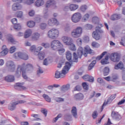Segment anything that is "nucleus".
Returning a JSON list of instances; mask_svg holds the SVG:
<instances>
[{
	"label": "nucleus",
	"instance_id": "1",
	"mask_svg": "<svg viewBox=\"0 0 125 125\" xmlns=\"http://www.w3.org/2000/svg\"><path fill=\"white\" fill-rule=\"evenodd\" d=\"M25 66V63H23L22 65H19L18 66L17 69L16 71V75L18 77H20L21 74L22 77L24 80H28V76H27L26 73H27L28 71L33 70V65L30 63H28L25 66Z\"/></svg>",
	"mask_w": 125,
	"mask_h": 125
},
{
	"label": "nucleus",
	"instance_id": "2",
	"mask_svg": "<svg viewBox=\"0 0 125 125\" xmlns=\"http://www.w3.org/2000/svg\"><path fill=\"white\" fill-rule=\"evenodd\" d=\"M85 53H83V48L79 47L78 49L77 55L76 53H73V60L72 62H78V58H82V56L84 55L85 57L87 56V54H91L93 53V50H91L89 47H84Z\"/></svg>",
	"mask_w": 125,
	"mask_h": 125
},
{
	"label": "nucleus",
	"instance_id": "3",
	"mask_svg": "<svg viewBox=\"0 0 125 125\" xmlns=\"http://www.w3.org/2000/svg\"><path fill=\"white\" fill-rule=\"evenodd\" d=\"M71 64L69 62H65V66L63 67L62 70V73L57 71L55 73V78L56 79H60V78H64L66 74L69 72V70L71 68Z\"/></svg>",
	"mask_w": 125,
	"mask_h": 125
},
{
	"label": "nucleus",
	"instance_id": "4",
	"mask_svg": "<svg viewBox=\"0 0 125 125\" xmlns=\"http://www.w3.org/2000/svg\"><path fill=\"white\" fill-rule=\"evenodd\" d=\"M103 27V25L101 23H98V26L96 27V30L93 31L92 33V37L93 39L96 40V41H99L102 38V35H103V30L101 29V28Z\"/></svg>",
	"mask_w": 125,
	"mask_h": 125
},
{
	"label": "nucleus",
	"instance_id": "5",
	"mask_svg": "<svg viewBox=\"0 0 125 125\" xmlns=\"http://www.w3.org/2000/svg\"><path fill=\"white\" fill-rule=\"evenodd\" d=\"M104 55H106L104 59H103L104 57ZM109 54H107V52L105 51L102 53V54L98 56L97 58H95L96 60L97 61H98L99 60H101V63L102 65H106L107 64H109V62L108 61L109 60ZM92 59H95L94 58H93Z\"/></svg>",
	"mask_w": 125,
	"mask_h": 125
},
{
	"label": "nucleus",
	"instance_id": "6",
	"mask_svg": "<svg viewBox=\"0 0 125 125\" xmlns=\"http://www.w3.org/2000/svg\"><path fill=\"white\" fill-rule=\"evenodd\" d=\"M48 37L52 40H55L59 37V30L53 28L49 30L47 34Z\"/></svg>",
	"mask_w": 125,
	"mask_h": 125
},
{
	"label": "nucleus",
	"instance_id": "7",
	"mask_svg": "<svg viewBox=\"0 0 125 125\" xmlns=\"http://www.w3.org/2000/svg\"><path fill=\"white\" fill-rule=\"evenodd\" d=\"M82 34H83V28L81 27H77L72 31L71 36L72 38H80Z\"/></svg>",
	"mask_w": 125,
	"mask_h": 125
},
{
	"label": "nucleus",
	"instance_id": "8",
	"mask_svg": "<svg viewBox=\"0 0 125 125\" xmlns=\"http://www.w3.org/2000/svg\"><path fill=\"white\" fill-rule=\"evenodd\" d=\"M51 47L53 50H56L58 48L63 47V44L58 40H54L51 42Z\"/></svg>",
	"mask_w": 125,
	"mask_h": 125
},
{
	"label": "nucleus",
	"instance_id": "9",
	"mask_svg": "<svg viewBox=\"0 0 125 125\" xmlns=\"http://www.w3.org/2000/svg\"><path fill=\"white\" fill-rule=\"evenodd\" d=\"M81 19H82V14L79 12L74 13L71 17V20L74 23L80 22Z\"/></svg>",
	"mask_w": 125,
	"mask_h": 125
},
{
	"label": "nucleus",
	"instance_id": "10",
	"mask_svg": "<svg viewBox=\"0 0 125 125\" xmlns=\"http://www.w3.org/2000/svg\"><path fill=\"white\" fill-rule=\"evenodd\" d=\"M62 41L66 45H71L73 44V42H74L73 39L68 36L62 37Z\"/></svg>",
	"mask_w": 125,
	"mask_h": 125
},
{
	"label": "nucleus",
	"instance_id": "11",
	"mask_svg": "<svg viewBox=\"0 0 125 125\" xmlns=\"http://www.w3.org/2000/svg\"><path fill=\"white\" fill-rule=\"evenodd\" d=\"M110 60L113 62H119L120 61V54L118 53H112L109 56Z\"/></svg>",
	"mask_w": 125,
	"mask_h": 125
},
{
	"label": "nucleus",
	"instance_id": "12",
	"mask_svg": "<svg viewBox=\"0 0 125 125\" xmlns=\"http://www.w3.org/2000/svg\"><path fill=\"white\" fill-rule=\"evenodd\" d=\"M16 57H19L21 59H23V60H28L29 59V56L25 53L18 52L15 54Z\"/></svg>",
	"mask_w": 125,
	"mask_h": 125
},
{
	"label": "nucleus",
	"instance_id": "13",
	"mask_svg": "<svg viewBox=\"0 0 125 125\" xmlns=\"http://www.w3.org/2000/svg\"><path fill=\"white\" fill-rule=\"evenodd\" d=\"M78 8H79V5L75 4H70L64 7V10L70 9V11H75V10H77Z\"/></svg>",
	"mask_w": 125,
	"mask_h": 125
},
{
	"label": "nucleus",
	"instance_id": "14",
	"mask_svg": "<svg viewBox=\"0 0 125 125\" xmlns=\"http://www.w3.org/2000/svg\"><path fill=\"white\" fill-rule=\"evenodd\" d=\"M114 69L115 70H121L123 72H125V65L122 62H120L117 64H115Z\"/></svg>",
	"mask_w": 125,
	"mask_h": 125
},
{
	"label": "nucleus",
	"instance_id": "15",
	"mask_svg": "<svg viewBox=\"0 0 125 125\" xmlns=\"http://www.w3.org/2000/svg\"><path fill=\"white\" fill-rule=\"evenodd\" d=\"M25 102H26V101L21 100L19 102L13 103L11 104V105L8 106V109L10 110V111H13V110L15 109V106H16V105H18V104H23L25 103Z\"/></svg>",
	"mask_w": 125,
	"mask_h": 125
},
{
	"label": "nucleus",
	"instance_id": "16",
	"mask_svg": "<svg viewBox=\"0 0 125 125\" xmlns=\"http://www.w3.org/2000/svg\"><path fill=\"white\" fill-rule=\"evenodd\" d=\"M6 66L11 70V72H14V71L15 70V64H14V62H13L10 61H8L6 64Z\"/></svg>",
	"mask_w": 125,
	"mask_h": 125
},
{
	"label": "nucleus",
	"instance_id": "17",
	"mask_svg": "<svg viewBox=\"0 0 125 125\" xmlns=\"http://www.w3.org/2000/svg\"><path fill=\"white\" fill-rule=\"evenodd\" d=\"M111 117L116 121H120V120L122 119V116L119 114V112H116L115 111L112 112Z\"/></svg>",
	"mask_w": 125,
	"mask_h": 125
},
{
	"label": "nucleus",
	"instance_id": "18",
	"mask_svg": "<svg viewBox=\"0 0 125 125\" xmlns=\"http://www.w3.org/2000/svg\"><path fill=\"white\" fill-rule=\"evenodd\" d=\"M48 24L49 26H53V25L58 26V25H59V21H58L56 19L52 18L48 21Z\"/></svg>",
	"mask_w": 125,
	"mask_h": 125
},
{
	"label": "nucleus",
	"instance_id": "19",
	"mask_svg": "<svg viewBox=\"0 0 125 125\" xmlns=\"http://www.w3.org/2000/svg\"><path fill=\"white\" fill-rule=\"evenodd\" d=\"M11 22L12 23V24H15L14 25V29H15V30H21V25L19 24H17V19L16 18H14L11 20Z\"/></svg>",
	"mask_w": 125,
	"mask_h": 125
},
{
	"label": "nucleus",
	"instance_id": "20",
	"mask_svg": "<svg viewBox=\"0 0 125 125\" xmlns=\"http://www.w3.org/2000/svg\"><path fill=\"white\" fill-rule=\"evenodd\" d=\"M83 79L84 80V81H86V82H90V83H93V82H94V78L88 75H84L83 77Z\"/></svg>",
	"mask_w": 125,
	"mask_h": 125
},
{
	"label": "nucleus",
	"instance_id": "21",
	"mask_svg": "<svg viewBox=\"0 0 125 125\" xmlns=\"http://www.w3.org/2000/svg\"><path fill=\"white\" fill-rule=\"evenodd\" d=\"M24 83H17L14 86V88L15 89H23V90H26L27 88L23 85Z\"/></svg>",
	"mask_w": 125,
	"mask_h": 125
},
{
	"label": "nucleus",
	"instance_id": "22",
	"mask_svg": "<svg viewBox=\"0 0 125 125\" xmlns=\"http://www.w3.org/2000/svg\"><path fill=\"white\" fill-rule=\"evenodd\" d=\"M42 50V47L39 46L37 48H36V45H34L30 47V50L32 52H40L41 50Z\"/></svg>",
	"mask_w": 125,
	"mask_h": 125
},
{
	"label": "nucleus",
	"instance_id": "23",
	"mask_svg": "<svg viewBox=\"0 0 125 125\" xmlns=\"http://www.w3.org/2000/svg\"><path fill=\"white\" fill-rule=\"evenodd\" d=\"M22 8V6L19 3H14L12 7V9L14 11H16V10H20Z\"/></svg>",
	"mask_w": 125,
	"mask_h": 125
},
{
	"label": "nucleus",
	"instance_id": "24",
	"mask_svg": "<svg viewBox=\"0 0 125 125\" xmlns=\"http://www.w3.org/2000/svg\"><path fill=\"white\" fill-rule=\"evenodd\" d=\"M4 80L8 83H12V82H14L15 78H14V76L9 75L5 77Z\"/></svg>",
	"mask_w": 125,
	"mask_h": 125
},
{
	"label": "nucleus",
	"instance_id": "25",
	"mask_svg": "<svg viewBox=\"0 0 125 125\" xmlns=\"http://www.w3.org/2000/svg\"><path fill=\"white\" fill-rule=\"evenodd\" d=\"M2 51L0 52V56H5L8 53V49L6 48V45H4L2 47Z\"/></svg>",
	"mask_w": 125,
	"mask_h": 125
},
{
	"label": "nucleus",
	"instance_id": "26",
	"mask_svg": "<svg viewBox=\"0 0 125 125\" xmlns=\"http://www.w3.org/2000/svg\"><path fill=\"white\" fill-rule=\"evenodd\" d=\"M7 39L9 42H11V43H13V44H15V43H16L15 39H14L12 35L10 34L7 35Z\"/></svg>",
	"mask_w": 125,
	"mask_h": 125
},
{
	"label": "nucleus",
	"instance_id": "27",
	"mask_svg": "<svg viewBox=\"0 0 125 125\" xmlns=\"http://www.w3.org/2000/svg\"><path fill=\"white\" fill-rule=\"evenodd\" d=\"M74 99L75 100H82L83 99V94L79 93L74 95Z\"/></svg>",
	"mask_w": 125,
	"mask_h": 125
},
{
	"label": "nucleus",
	"instance_id": "28",
	"mask_svg": "<svg viewBox=\"0 0 125 125\" xmlns=\"http://www.w3.org/2000/svg\"><path fill=\"white\" fill-rule=\"evenodd\" d=\"M112 101L113 100L109 97L108 99L107 102H104L102 106L101 112H102L104 109V106H106L107 104H111L112 103Z\"/></svg>",
	"mask_w": 125,
	"mask_h": 125
},
{
	"label": "nucleus",
	"instance_id": "29",
	"mask_svg": "<svg viewBox=\"0 0 125 125\" xmlns=\"http://www.w3.org/2000/svg\"><path fill=\"white\" fill-rule=\"evenodd\" d=\"M121 19V16L117 14H114L112 15L110 17V19L112 21H115V20H119V19Z\"/></svg>",
	"mask_w": 125,
	"mask_h": 125
},
{
	"label": "nucleus",
	"instance_id": "30",
	"mask_svg": "<svg viewBox=\"0 0 125 125\" xmlns=\"http://www.w3.org/2000/svg\"><path fill=\"white\" fill-rule=\"evenodd\" d=\"M44 3V1L43 0H37L36 1L35 3V5L37 7H40V6H42V5H43Z\"/></svg>",
	"mask_w": 125,
	"mask_h": 125
},
{
	"label": "nucleus",
	"instance_id": "31",
	"mask_svg": "<svg viewBox=\"0 0 125 125\" xmlns=\"http://www.w3.org/2000/svg\"><path fill=\"white\" fill-rule=\"evenodd\" d=\"M32 35V30L31 29H27L24 34L25 39L29 38Z\"/></svg>",
	"mask_w": 125,
	"mask_h": 125
},
{
	"label": "nucleus",
	"instance_id": "32",
	"mask_svg": "<svg viewBox=\"0 0 125 125\" xmlns=\"http://www.w3.org/2000/svg\"><path fill=\"white\" fill-rule=\"evenodd\" d=\"M55 3V1L48 0L45 4L46 8H48L51 5H53Z\"/></svg>",
	"mask_w": 125,
	"mask_h": 125
},
{
	"label": "nucleus",
	"instance_id": "33",
	"mask_svg": "<svg viewBox=\"0 0 125 125\" xmlns=\"http://www.w3.org/2000/svg\"><path fill=\"white\" fill-rule=\"evenodd\" d=\"M27 25L29 28H33L36 25V22L33 21H29L27 22Z\"/></svg>",
	"mask_w": 125,
	"mask_h": 125
},
{
	"label": "nucleus",
	"instance_id": "34",
	"mask_svg": "<svg viewBox=\"0 0 125 125\" xmlns=\"http://www.w3.org/2000/svg\"><path fill=\"white\" fill-rule=\"evenodd\" d=\"M71 113L74 118H78V114H77V108L73 106L71 110Z\"/></svg>",
	"mask_w": 125,
	"mask_h": 125
},
{
	"label": "nucleus",
	"instance_id": "35",
	"mask_svg": "<svg viewBox=\"0 0 125 125\" xmlns=\"http://www.w3.org/2000/svg\"><path fill=\"white\" fill-rule=\"evenodd\" d=\"M40 34L38 33H35L33 34L32 37V40L33 41H38V39H40Z\"/></svg>",
	"mask_w": 125,
	"mask_h": 125
},
{
	"label": "nucleus",
	"instance_id": "36",
	"mask_svg": "<svg viewBox=\"0 0 125 125\" xmlns=\"http://www.w3.org/2000/svg\"><path fill=\"white\" fill-rule=\"evenodd\" d=\"M95 64H96V61L95 60L93 61L88 66V70L89 71H90V70H91L93 68V67H94Z\"/></svg>",
	"mask_w": 125,
	"mask_h": 125
},
{
	"label": "nucleus",
	"instance_id": "37",
	"mask_svg": "<svg viewBox=\"0 0 125 125\" xmlns=\"http://www.w3.org/2000/svg\"><path fill=\"white\" fill-rule=\"evenodd\" d=\"M66 57L67 60L68 61H70V60L72 59V54L69 51H67L66 52Z\"/></svg>",
	"mask_w": 125,
	"mask_h": 125
},
{
	"label": "nucleus",
	"instance_id": "38",
	"mask_svg": "<svg viewBox=\"0 0 125 125\" xmlns=\"http://www.w3.org/2000/svg\"><path fill=\"white\" fill-rule=\"evenodd\" d=\"M45 56V54L43 52H39L38 54V57L40 60H43Z\"/></svg>",
	"mask_w": 125,
	"mask_h": 125
},
{
	"label": "nucleus",
	"instance_id": "39",
	"mask_svg": "<svg viewBox=\"0 0 125 125\" xmlns=\"http://www.w3.org/2000/svg\"><path fill=\"white\" fill-rule=\"evenodd\" d=\"M34 2H35V0H24L22 3H25V4H28V5H30V4L34 3Z\"/></svg>",
	"mask_w": 125,
	"mask_h": 125
},
{
	"label": "nucleus",
	"instance_id": "40",
	"mask_svg": "<svg viewBox=\"0 0 125 125\" xmlns=\"http://www.w3.org/2000/svg\"><path fill=\"white\" fill-rule=\"evenodd\" d=\"M42 96L45 100L47 101V102H51V99L50 98V97H49V96H48V95L44 94H43Z\"/></svg>",
	"mask_w": 125,
	"mask_h": 125
},
{
	"label": "nucleus",
	"instance_id": "41",
	"mask_svg": "<svg viewBox=\"0 0 125 125\" xmlns=\"http://www.w3.org/2000/svg\"><path fill=\"white\" fill-rule=\"evenodd\" d=\"M109 72H110V69H109V67H105L104 69V76H108V75H109Z\"/></svg>",
	"mask_w": 125,
	"mask_h": 125
},
{
	"label": "nucleus",
	"instance_id": "42",
	"mask_svg": "<svg viewBox=\"0 0 125 125\" xmlns=\"http://www.w3.org/2000/svg\"><path fill=\"white\" fill-rule=\"evenodd\" d=\"M70 47V50H72V51H76L77 50V48L76 47V45L74 44L73 42H72V44L71 45H69Z\"/></svg>",
	"mask_w": 125,
	"mask_h": 125
},
{
	"label": "nucleus",
	"instance_id": "43",
	"mask_svg": "<svg viewBox=\"0 0 125 125\" xmlns=\"http://www.w3.org/2000/svg\"><path fill=\"white\" fill-rule=\"evenodd\" d=\"M57 49L59 51V53L60 55L63 54V53H64V52H65V49H64V48H63V47L59 48Z\"/></svg>",
	"mask_w": 125,
	"mask_h": 125
},
{
	"label": "nucleus",
	"instance_id": "44",
	"mask_svg": "<svg viewBox=\"0 0 125 125\" xmlns=\"http://www.w3.org/2000/svg\"><path fill=\"white\" fill-rule=\"evenodd\" d=\"M16 15L17 17H18L19 18H22L23 17V12L22 11H19L17 12L16 14Z\"/></svg>",
	"mask_w": 125,
	"mask_h": 125
},
{
	"label": "nucleus",
	"instance_id": "45",
	"mask_svg": "<svg viewBox=\"0 0 125 125\" xmlns=\"http://www.w3.org/2000/svg\"><path fill=\"white\" fill-rule=\"evenodd\" d=\"M89 17H90L89 15L86 13L83 16V21H86V20H88Z\"/></svg>",
	"mask_w": 125,
	"mask_h": 125
},
{
	"label": "nucleus",
	"instance_id": "46",
	"mask_svg": "<svg viewBox=\"0 0 125 125\" xmlns=\"http://www.w3.org/2000/svg\"><path fill=\"white\" fill-rule=\"evenodd\" d=\"M85 28L86 30H91L93 28V26L91 24H87L85 25Z\"/></svg>",
	"mask_w": 125,
	"mask_h": 125
},
{
	"label": "nucleus",
	"instance_id": "47",
	"mask_svg": "<svg viewBox=\"0 0 125 125\" xmlns=\"http://www.w3.org/2000/svg\"><path fill=\"white\" fill-rule=\"evenodd\" d=\"M62 88L63 90H64V89L65 90H68V89L70 88V85L69 84H67L66 85H64L62 86Z\"/></svg>",
	"mask_w": 125,
	"mask_h": 125
},
{
	"label": "nucleus",
	"instance_id": "48",
	"mask_svg": "<svg viewBox=\"0 0 125 125\" xmlns=\"http://www.w3.org/2000/svg\"><path fill=\"white\" fill-rule=\"evenodd\" d=\"M82 86L84 89H85V90H87L88 89V85L85 82L82 83Z\"/></svg>",
	"mask_w": 125,
	"mask_h": 125
},
{
	"label": "nucleus",
	"instance_id": "49",
	"mask_svg": "<svg viewBox=\"0 0 125 125\" xmlns=\"http://www.w3.org/2000/svg\"><path fill=\"white\" fill-rule=\"evenodd\" d=\"M55 100L56 101V102L60 103L61 102H63L64 101V99L62 98H56Z\"/></svg>",
	"mask_w": 125,
	"mask_h": 125
},
{
	"label": "nucleus",
	"instance_id": "50",
	"mask_svg": "<svg viewBox=\"0 0 125 125\" xmlns=\"http://www.w3.org/2000/svg\"><path fill=\"white\" fill-rule=\"evenodd\" d=\"M86 9H87V6L86 5H83L81 7V10L83 11V12H84Z\"/></svg>",
	"mask_w": 125,
	"mask_h": 125
},
{
	"label": "nucleus",
	"instance_id": "51",
	"mask_svg": "<svg viewBox=\"0 0 125 125\" xmlns=\"http://www.w3.org/2000/svg\"><path fill=\"white\" fill-rule=\"evenodd\" d=\"M99 43L96 42H92V46L93 47H99Z\"/></svg>",
	"mask_w": 125,
	"mask_h": 125
},
{
	"label": "nucleus",
	"instance_id": "52",
	"mask_svg": "<svg viewBox=\"0 0 125 125\" xmlns=\"http://www.w3.org/2000/svg\"><path fill=\"white\" fill-rule=\"evenodd\" d=\"M15 50H16V47L15 46H13L11 47L10 48V53H13L15 52Z\"/></svg>",
	"mask_w": 125,
	"mask_h": 125
},
{
	"label": "nucleus",
	"instance_id": "53",
	"mask_svg": "<svg viewBox=\"0 0 125 125\" xmlns=\"http://www.w3.org/2000/svg\"><path fill=\"white\" fill-rule=\"evenodd\" d=\"M46 26H47V25L45 23H42L40 25V28L42 30H44V29H45V28H46Z\"/></svg>",
	"mask_w": 125,
	"mask_h": 125
},
{
	"label": "nucleus",
	"instance_id": "54",
	"mask_svg": "<svg viewBox=\"0 0 125 125\" xmlns=\"http://www.w3.org/2000/svg\"><path fill=\"white\" fill-rule=\"evenodd\" d=\"M98 116V113H97V111H94L92 115V117L93 119H96L97 117Z\"/></svg>",
	"mask_w": 125,
	"mask_h": 125
},
{
	"label": "nucleus",
	"instance_id": "55",
	"mask_svg": "<svg viewBox=\"0 0 125 125\" xmlns=\"http://www.w3.org/2000/svg\"><path fill=\"white\" fill-rule=\"evenodd\" d=\"M93 22H95V23H97V22H99V18L97 17H94L92 18Z\"/></svg>",
	"mask_w": 125,
	"mask_h": 125
},
{
	"label": "nucleus",
	"instance_id": "56",
	"mask_svg": "<svg viewBox=\"0 0 125 125\" xmlns=\"http://www.w3.org/2000/svg\"><path fill=\"white\" fill-rule=\"evenodd\" d=\"M41 112L44 115L45 117L47 116V110L45 109H43L41 110Z\"/></svg>",
	"mask_w": 125,
	"mask_h": 125
},
{
	"label": "nucleus",
	"instance_id": "57",
	"mask_svg": "<svg viewBox=\"0 0 125 125\" xmlns=\"http://www.w3.org/2000/svg\"><path fill=\"white\" fill-rule=\"evenodd\" d=\"M61 117H62V114H60L58 115V116L54 119V123H56V122L58 121V119H59V118H61Z\"/></svg>",
	"mask_w": 125,
	"mask_h": 125
},
{
	"label": "nucleus",
	"instance_id": "58",
	"mask_svg": "<svg viewBox=\"0 0 125 125\" xmlns=\"http://www.w3.org/2000/svg\"><path fill=\"white\" fill-rule=\"evenodd\" d=\"M28 15L29 16H34V15H35V11H34V10H30L28 13Z\"/></svg>",
	"mask_w": 125,
	"mask_h": 125
},
{
	"label": "nucleus",
	"instance_id": "59",
	"mask_svg": "<svg viewBox=\"0 0 125 125\" xmlns=\"http://www.w3.org/2000/svg\"><path fill=\"white\" fill-rule=\"evenodd\" d=\"M41 45L45 47V48H47V47H49V44L48 43H42Z\"/></svg>",
	"mask_w": 125,
	"mask_h": 125
},
{
	"label": "nucleus",
	"instance_id": "60",
	"mask_svg": "<svg viewBox=\"0 0 125 125\" xmlns=\"http://www.w3.org/2000/svg\"><path fill=\"white\" fill-rule=\"evenodd\" d=\"M119 79V77H118V75H114L112 76V81L113 82H115V81L118 80Z\"/></svg>",
	"mask_w": 125,
	"mask_h": 125
},
{
	"label": "nucleus",
	"instance_id": "61",
	"mask_svg": "<svg viewBox=\"0 0 125 125\" xmlns=\"http://www.w3.org/2000/svg\"><path fill=\"white\" fill-rule=\"evenodd\" d=\"M14 2H18V3H22L24 0H12Z\"/></svg>",
	"mask_w": 125,
	"mask_h": 125
},
{
	"label": "nucleus",
	"instance_id": "62",
	"mask_svg": "<svg viewBox=\"0 0 125 125\" xmlns=\"http://www.w3.org/2000/svg\"><path fill=\"white\" fill-rule=\"evenodd\" d=\"M77 42L78 44V45H82V39H78L77 41Z\"/></svg>",
	"mask_w": 125,
	"mask_h": 125
},
{
	"label": "nucleus",
	"instance_id": "63",
	"mask_svg": "<svg viewBox=\"0 0 125 125\" xmlns=\"http://www.w3.org/2000/svg\"><path fill=\"white\" fill-rule=\"evenodd\" d=\"M112 125V122H111V121L110 120V118H108L107 123L104 124V125Z\"/></svg>",
	"mask_w": 125,
	"mask_h": 125
},
{
	"label": "nucleus",
	"instance_id": "64",
	"mask_svg": "<svg viewBox=\"0 0 125 125\" xmlns=\"http://www.w3.org/2000/svg\"><path fill=\"white\" fill-rule=\"evenodd\" d=\"M125 102V99H122L120 102H119L118 103V105H122V104H124Z\"/></svg>",
	"mask_w": 125,
	"mask_h": 125
}]
</instances>
